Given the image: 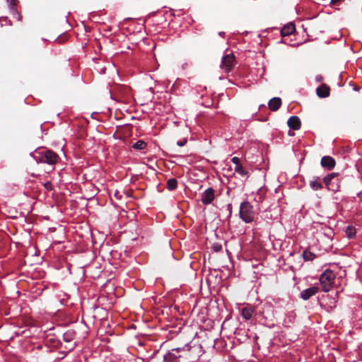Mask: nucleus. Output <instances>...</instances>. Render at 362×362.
<instances>
[{
  "label": "nucleus",
  "mask_w": 362,
  "mask_h": 362,
  "mask_svg": "<svg viewBox=\"0 0 362 362\" xmlns=\"http://www.w3.org/2000/svg\"><path fill=\"white\" fill-rule=\"evenodd\" d=\"M172 351H183L185 354L182 356L187 358L189 362H194L199 357L202 353V347L200 345L185 346L182 348L173 349Z\"/></svg>",
  "instance_id": "f257e3e1"
},
{
  "label": "nucleus",
  "mask_w": 362,
  "mask_h": 362,
  "mask_svg": "<svg viewBox=\"0 0 362 362\" xmlns=\"http://www.w3.org/2000/svg\"><path fill=\"white\" fill-rule=\"evenodd\" d=\"M240 218L245 223H251L255 218V211L253 206L249 202H243L240 206Z\"/></svg>",
  "instance_id": "f03ea898"
},
{
  "label": "nucleus",
  "mask_w": 362,
  "mask_h": 362,
  "mask_svg": "<svg viewBox=\"0 0 362 362\" xmlns=\"http://www.w3.org/2000/svg\"><path fill=\"white\" fill-rule=\"evenodd\" d=\"M335 274L331 270H326L320 277V284L324 292H329L333 287Z\"/></svg>",
  "instance_id": "7ed1b4c3"
},
{
  "label": "nucleus",
  "mask_w": 362,
  "mask_h": 362,
  "mask_svg": "<svg viewBox=\"0 0 362 362\" xmlns=\"http://www.w3.org/2000/svg\"><path fill=\"white\" fill-rule=\"evenodd\" d=\"M338 173H332L330 174H328L327 176H325L323 178V182L325 183L327 189L328 190L332 191V192H337L339 189V185L337 182H334V180L337 177Z\"/></svg>",
  "instance_id": "20e7f679"
},
{
  "label": "nucleus",
  "mask_w": 362,
  "mask_h": 362,
  "mask_svg": "<svg viewBox=\"0 0 362 362\" xmlns=\"http://www.w3.org/2000/svg\"><path fill=\"white\" fill-rule=\"evenodd\" d=\"M235 63V58L233 54H226V56L223 57L220 67L226 73H228L232 70Z\"/></svg>",
  "instance_id": "39448f33"
},
{
  "label": "nucleus",
  "mask_w": 362,
  "mask_h": 362,
  "mask_svg": "<svg viewBox=\"0 0 362 362\" xmlns=\"http://www.w3.org/2000/svg\"><path fill=\"white\" fill-rule=\"evenodd\" d=\"M58 159L59 156L56 153L52 151L47 150L42 154L40 161L49 165H54L57 163Z\"/></svg>",
  "instance_id": "423d86ee"
},
{
  "label": "nucleus",
  "mask_w": 362,
  "mask_h": 362,
  "mask_svg": "<svg viewBox=\"0 0 362 362\" xmlns=\"http://www.w3.org/2000/svg\"><path fill=\"white\" fill-rule=\"evenodd\" d=\"M215 198V191L213 188L206 189L202 194V202L204 204H211Z\"/></svg>",
  "instance_id": "0eeeda50"
},
{
  "label": "nucleus",
  "mask_w": 362,
  "mask_h": 362,
  "mask_svg": "<svg viewBox=\"0 0 362 362\" xmlns=\"http://www.w3.org/2000/svg\"><path fill=\"white\" fill-rule=\"evenodd\" d=\"M321 165L329 170H332L336 165L335 160L329 156H323L321 159Z\"/></svg>",
  "instance_id": "6e6552de"
},
{
  "label": "nucleus",
  "mask_w": 362,
  "mask_h": 362,
  "mask_svg": "<svg viewBox=\"0 0 362 362\" xmlns=\"http://www.w3.org/2000/svg\"><path fill=\"white\" fill-rule=\"evenodd\" d=\"M319 291V288L317 286H312L308 288H306L303 290L300 293V297L304 300H308L310 297L314 296L315 293H317Z\"/></svg>",
  "instance_id": "1a4fd4ad"
},
{
  "label": "nucleus",
  "mask_w": 362,
  "mask_h": 362,
  "mask_svg": "<svg viewBox=\"0 0 362 362\" xmlns=\"http://www.w3.org/2000/svg\"><path fill=\"white\" fill-rule=\"evenodd\" d=\"M316 94L319 98H327L330 94V88L327 84H322L316 89Z\"/></svg>",
  "instance_id": "9d476101"
},
{
  "label": "nucleus",
  "mask_w": 362,
  "mask_h": 362,
  "mask_svg": "<svg viewBox=\"0 0 362 362\" xmlns=\"http://www.w3.org/2000/svg\"><path fill=\"white\" fill-rule=\"evenodd\" d=\"M288 126L293 130H299L301 127V122L298 117L291 116L287 122Z\"/></svg>",
  "instance_id": "9b49d317"
},
{
  "label": "nucleus",
  "mask_w": 362,
  "mask_h": 362,
  "mask_svg": "<svg viewBox=\"0 0 362 362\" xmlns=\"http://www.w3.org/2000/svg\"><path fill=\"white\" fill-rule=\"evenodd\" d=\"M268 105L272 111H276L281 105V99L280 98H273L269 100Z\"/></svg>",
  "instance_id": "f8f14e48"
},
{
  "label": "nucleus",
  "mask_w": 362,
  "mask_h": 362,
  "mask_svg": "<svg viewBox=\"0 0 362 362\" xmlns=\"http://www.w3.org/2000/svg\"><path fill=\"white\" fill-rule=\"evenodd\" d=\"M295 30H296V28H295L294 24L289 23L283 27V28L281 30V34L283 37L288 36L291 34H292L293 33H294Z\"/></svg>",
  "instance_id": "ddd939ff"
},
{
  "label": "nucleus",
  "mask_w": 362,
  "mask_h": 362,
  "mask_svg": "<svg viewBox=\"0 0 362 362\" xmlns=\"http://www.w3.org/2000/svg\"><path fill=\"white\" fill-rule=\"evenodd\" d=\"M255 313V308L252 306H247L242 309L241 314L243 318L245 320H250L253 313Z\"/></svg>",
  "instance_id": "4468645a"
},
{
  "label": "nucleus",
  "mask_w": 362,
  "mask_h": 362,
  "mask_svg": "<svg viewBox=\"0 0 362 362\" xmlns=\"http://www.w3.org/2000/svg\"><path fill=\"white\" fill-rule=\"evenodd\" d=\"M75 337L76 332L72 329H69L64 333L62 338L64 341L70 342L75 339Z\"/></svg>",
  "instance_id": "2eb2a0df"
},
{
  "label": "nucleus",
  "mask_w": 362,
  "mask_h": 362,
  "mask_svg": "<svg viewBox=\"0 0 362 362\" xmlns=\"http://www.w3.org/2000/svg\"><path fill=\"white\" fill-rule=\"evenodd\" d=\"M182 355H176L175 353L169 352L164 356L163 362H174L177 358L182 357Z\"/></svg>",
  "instance_id": "dca6fc26"
},
{
  "label": "nucleus",
  "mask_w": 362,
  "mask_h": 362,
  "mask_svg": "<svg viewBox=\"0 0 362 362\" xmlns=\"http://www.w3.org/2000/svg\"><path fill=\"white\" fill-rule=\"evenodd\" d=\"M320 177H315L314 180L310 181V186L313 190H319L322 188V185L320 182Z\"/></svg>",
  "instance_id": "f3484780"
},
{
  "label": "nucleus",
  "mask_w": 362,
  "mask_h": 362,
  "mask_svg": "<svg viewBox=\"0 0 362 362\" xmlns=\"http://www.w3.org/2000/svg\"><path fill=\"white\" fill-rule=\"evenodd\" d=\"M167 187L172 191L177 187V181L175 178L169 179L167 182Z\"/></svg>",
  "instance_id": "a211bd4d"
},
{
  "label": "nucleus",
  "mask_w": 362,
  "mask_h": 362,
  "mask_svg": "<svg viewBox=\"0 0 362 362\" xmlns=\"http://www.w3.org/2000/svg\"><path fill=\"white\" fill-rule=\"evenodd\" d=\"M235 171L239 173L240 175L243 177H249V173L247 170H245L242 165H238L235 167Z\"/></svg>",
  "instance_id": "6ab92c4d"
},
{
  "label": "nucleus",
  "mask_w": 362,
  "mask_h": 362,
  "mask_svg": "<svg viewBox=\"0 0 362 362\" xmlns=\"http://www.w3.org/2000/svg\"><path fill=\"white\" fill-rule=\"evenodd\" d=\"M146 146H147L146 143L142 140H139L132 145V147L136 150H143V149L146 148Z\"/></svg>",
  "instance_id": "aec40b11"
},
{
  "label": "nucleus",
  "mask_w": 362,
  "mask_h": 362,
  "mask_svg": "<svg viewBox=\"0 0 362 362\" xmlns=\"http://www.w3.org/2000/svg\"><path fill=\"white\" fill-rule=\"evenodd\" d=\"M303 257L305 261H312L316 257V256L314 253L308 250H305L303 253Z\"/></svg>",
  "instance_id": "412c9836"
},
{
  "label": "nucleus",
  "mask_w": 362,
  "mask_h": 362,
  "mask_svg": "<svg viewBox=\"0 0 362 362\" xmlns=\"http://www.w3.org/2000/svg\"><path fill=\"white\" fill-rule=\"evenodd\" d=\"M346 233L349 238H352L356 235V229L354 227L349 226L346 228Z\"/></svg>",
  "instance_id": "4be33fe9"
},
{
  "label": "nucleus",
  "mask_w": 362,
  "mask_h": 362,
  "mask_svg": "<svg viewBox=\"0 0 362 362\" xmlns=\"http://www.w3.org/2000/svg\"><path fill=\"white\" fill-rule=\"evenodd\" d=\"M212 248L215 252H219L222 250V245L217 243L214 244Z\"/></svg>",
  "instance_id": "5701e85b"
},
{
  "label": "nucleus",
  "mask_w": 362,
  "mask_h": 362,
  "mask_svg": "<svg viewBox=\"0 0 362 362\" xmlns=\"http://www.w3.org/2000/svg\"><path fill=\"white\" fill-rule=\"evenodd\" d=\"M231 161H232L234 164H235V166H238V165H242V164L240 163V159H239L238 157H233V158H232Z\"/></svg>",
  "instance_id": "b1692460"
},
{
  "label": "nucleus",
  "mask_w": 362,
  "mask_h": 362,
  "mask_svg": "<svg viewBox=\"0 0 362 362\" xmlns=\"http://www.w3.org/2000/svg\"><path fill=\"white\" fill-rule=\"evenodd\" d=\"M45 189L48 191L52 189V184L50 182H47L44 184Z\"/></svg>",
  "instance_id": "393cba45"
},
{
  "label": "nucleus",
  "mask_w": 362,
  "mask_h": 362,
  "mask_svg": "<svg viewBox=\"0 0 362 362\" xmlns=\"http://www.w3.org/2000/svg\"><path fill=\"white\" fill-rule=\"evenodd\" d=\"M187 143V139H184L182 141H178L177 142V145L182 147V146H184Z\"/></svg>",
  "instance_id": "a878e982"
},
{
  "label": "nucleus",
  "mask_w": 362,
  "mask_h": 362,
  "mask_svg": "<svg viewBox=\"0 0 362 362\" xmlns=\"http://www.w3.org/2000/svg\"><path fill=\"white\" fill-rule=\"evenodd\" d=\"M343 0H331V2L330 4L332 5H337L339 4L340 2H341Z\"/></svg>",
  "instance_id": "bb28decb"
},
{
  "label": "nucleus",
  "mask_w": 362,
  "mask_h": 362,
  "mask_svg": "<svg viewBox=\"0 0 362 362\" xmlns=\"http://www.w3.org/2000/svg\"><path fill=\"white\" fill-rule=\"evenodd\" d=\"M315 79L317 82H321L323 81V77L321 75H317Z\"/></svg>",
  "instance_id": "cd10ccee"
},
{
  "label": "nucleus",
  "mask_w": 362,
  "mask_h": 362,
  "mask_svg": "<svg viewBox=\"0 0 362 362\" xmlns=\"http://www.w3.org/2000/svg\"><path fill=\"white\" fill-rule=\"evenodd\" d=\"M8 3L10 4L11 6H16V0H7Z\"/></svg>",
  "instance_id": "c85d7f7f"
},
{
  "label": "nucleus",
  "mask_w": 362,
  "mask_h": 362,
  "mask_svg": "<svg viewBox=\"0 0 362 362\" xmlns=\"http://www.w3.org/2000/svg\"><path fill=\"white\" fill-rule=\"evenodd\" d=\"M218 35H219L220 36H221V37H223V36L225 35V32H223V31L219 32V33H218Z\"/></svg>",
  "instance_id": "c756f323"
}]
</instances>
